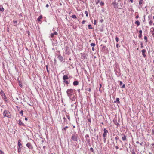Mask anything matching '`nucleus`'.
I'll return each mask as SVG.
<instances>
[{
  "label": "nucleus",
  "mask_w": 154,
  "mask_h": 154,
  "mask_svg": "<svg viewBox=\"0 0 154 154\" xmlns=\"http://www.w3.org/2000/svg\"><path fill=\"white\" fill-rule=\"evenodd\" d=\"M71 139L74 141H78V134L76 133L72 134Z\"/></svg>",
  "instance_id": "f257e3e1"
},
{
  "label": "nucleus",
  "mask_w": 154,
  "mask_h": 154,
  "mask_svg": "<svg viewBox=\"0 0 154 154\" xmlns=\"http://www.w3.org/2000/svg\"><path fill=\"white\" fill-rule=\"evenodd\" d=\"M74 89H70L67 90L66 93L68 97H70L74 94L73 91Z\"/></svg>",
  "instance_id": "f03ea898"
},
{
  "label": "nucleus",
  "mask_w": 154,
  "mask_h": 154,
  "mask_svg": "<svg viewBox=\"0 0 154 154\" xmlns=\"http://www.w3.org/2000/svg\"><path fill=\"white\" fill-rule=\"evenodd\" d=\"M3 115L4 117H7L8 118L10 117V113L7 110H5L4 111Z\"/></svg>",
  "instance_id": "7ed1b4c3"
},
{
  "label": "nucleus",
  "mask_w": 154,
  "mask_h": 154,
  "mask_svg": "<svg viewBox=\"0 0 154 154\" xmlns=\"http://www.w3.org/2000/svg\"><path fill=\"white\" fill-rule=\"evenodd\" d=\"M118 2H119V5H118V7L117 8L119 9H121L123 7V3L120 0H118Z\"/></svg>",
  "instance_id": "20e7f679"
},
{
  "label": "nucleus",
  "mask_w": 154,
  "mask_h": 154,
  "mask_svg": "<svg viewBox=\"0 0 154 154\" xmlns=\"http://www.w3.org/2000/svg\"><path fill=\"white\" fill-rule=\"evenodd\" d=\"M104 133L103 134V137H106L107 134L108 133V130L105 128L103 129Z\"/></svg>",
  "instance_id": "39448f33"
},
{
  "label": "nucleus",
  "mask_w": 154,
  "mask_h": 154,
  "mask_svg": "<svg viewBox=\"0 0 154 154\" xmlns=\"http://www.w3.org/2000/svg\"><path fill=\"white\" fill-rule=\"evenodd\" d=\"M0 94H1L2 97L4 98L5 100H6V99H7V98H6L5 95V93H4V91L2 90H1V91L0 92Z\"/></svg>",
  "instance_id": "423d86ee"
},
{
  "label": "nucleus",
  "mask_w": 154,
  "mask_h": 154,
  "mask_svg": "<svg viewBox=\"0 0 154 154\" xmlns=\"http://www.w3.org/2000/svg\"><path fill=\"white\" fill-rule=\"evenodd\" d=\"M112 5L115 8H117L118 7V3H117L115 1L114 2L112 3Z\"/></svg>",
  "instance_id": "0eeeda50"
},
{
  "label": "nucleus",
  "mask_w": 154,
  "mask_h": 154,
  "mask_svg": "<svg viewBox=\"0 0 154 154\" xmlns=\"http://www.w3.org/2000/svg\"><path fill=\"white\" fill-rule=\"evenodd\" d=\"M65 50L66 51V54H69V48L68 46L65 47Z\"/></svg>",
  "instance_id": "6e6552de"
},
{
  "label": "nucleus",
  "mask_w": 154,
  "mask_h": 154,
  "mask_svg": "<svg viewBox=\"0 0 154 154\" xmlns=\"http://www.w3.org/2000/svg\"><path fill=\"white\" fill-rule=\"evenodd\" d=\"M141 52L142 55L144 58H145L146 57V55L145 53L146 52V50L145 49H142L141 51Z\"/></svg>",
  "instance_id": "1a4fd4ad"
},
{
  "label": "nucleus",
  "mask_w": 154,
  "mask_h": 154,
  "mask_svg": "<svg viewBox=\"0 0 154 154\" xmlns=\"http://www.w3.org/2000/svg\"><path fill=\"white\" fill-rule=\"evenodd\" d=\"M57 56H58L57 57L58 58L59 60H60L61 62L63 61L64 59L63 56H61V55H57Z\"/></svg>",
  "instance_id": "9d476101"
},
{
  "label": "nucleus",
  "mask_w": 154,
  "mask_h": 154,
  "mask_svg": "<svg viewBox=\"0 0 154 154\" xmlns=\"http://www.w3.org/2000/svg\"><path fill=\"white\" fill-rule=\"evenodd\" d=\"M26 146L29 149H32L33 148V147L30 143H27Z\"/></svg>",
  "instance_id": "9b49d317"
},
{
  "label": "nucleus",
  "mask_w": 154,
  "mask_h": 154,
  "mask_svg": "<svg viewBox=\"0 0 154 154\" xmlns=\"http://www.w3.org/2000/svg\"><path fill=\"white\" fill-rule=\"evenodd\" d=\"M121 135L122 136V140L123 141H125L126 140V137L125 135L124 134H121Z\"/></svg>",
  "instance_id": "f8f14e48"
},
{
  "label": "nucleus",
  "mask_w": 154,
  "mask_h": 154,
  "mask_svg": "<svg viewBox=\"0 0 154 154\" xmlns=\"http://www.w3.org/2000/svg\"><path fill=\"white\" fill-rule=\"evenodd\" d=\"M58 33L56 31H55L53 33H51V36L52 38H53L54 37V35H57Z\"/></svg>",
  "instance_id": "ddd939ff"
},
{
  "label": "nucleus",
  "mask_w": 154,
  "mask_h": 154,
  "mask_svg": "<svg viewBox=\"0 0 154 154\" xmlns=\"http://www.w3.org/2000/svg\"><path fill=\"white\" fill-rule=\"evenodd\" d=\"M18 147H23L21 143L20 140H19L18 142Z\"/></svg>",
  "instance_id": "4468645a"
},
{
  "label": "nucleus",
  "mask_w": 154,
  "mask_h": 154,
  "mask_svg": "<svg viewBox=\"0 0 154 154\" xmlns=\"http://www.w3.org/2000/svg\"><path fill=\"white\" fill-rule=\"evenodd\" d=\"M63 81H65L67 79H69V77L67 75H65L63 76Z\"/></svg>",
  "instance_id": "2eb2a0df"
},
{
  "label": "nucleus",
  "mask_w": 154,
  "mask_h": 154,
  "mask_svg": "<svg viewBox=\"0 0 154 154\" xmlns=\"http://www.w3.org/2000/svg\"><path fill=\"white\" fill-rule=\"evenodd\" d=\"M79 84V82L78 81H75L73 82V85L74 86H77Z\"/></svg>",
  "instance_id": "dca6fc26"
},
{
  "label": "nucleus",
  "mask_w": 154,
  "mask_h": 154,
  "mask_svg": "<svg viewBox=\"0 0 154 154\" xmlns=\"http://www.w3.org/2000/svg\"><path fill=\"white\" fill-rule=\"evenodd\" d=\"M18 124L19 125H23V126H25L24 124L23 123V122L21 121V120H19V121Z\"/></svg>",
  "instance_id": "f3484780"
},
{
  "label": "nucleus",
  "mask_w": 154,
  "mask_h": 154,
  "mask_svg": "<svg viewBox=\"0 0 154 154\" xmlns=\"http://www.w3.org/2000/svg\"><path fill=\"white\" fill-rule=\"evenodd\" d=\"M114 103H117L118 104H119L120 103V102L119 101V98H116V100L114 102Z\"/></svg>",
  "instance_id": "a211bd4d"
},
{
  "label": "nucleus",
  "mask_w": 154,
  "mask_h": 154,
  "mask_svg": "<svg viewBox=\"0 0 154 154\" xmlns=\"http://www.w3.org/2000/svg\"><path fill=\"white\" fill-rule=\"evenodd\" d=\"M4 8L2 6L0 5V11L2 12H3L4 11Z\"/></svg>",
  "instance_id": "6ab92c4d"
},
{
  "label": "nucleus",
  "mask_w": 154,
  "mask_h": 154,
  "mask_svg": "<svg viewBox=\"0 0 154 154\" xmlns=\"http://www.w3.org/2000/svg\"><path fill=\"white\" fill-rule=\"evenodd\" d=\"M42 18V15H40L39 16V17L37 18V20L38 21H41V19Z\"/></svg>",
  "instance_id": "aec40b11"
},
{
  "label": "nucleus",
  "mask_w": 154,
  "mask_h": 154,
  "mask_svg": "<svg viewBox=\"0 0 154 154\" xmlns=\"http://www.w3.org/2000/svg\"><path fill=\"white\" fill-rule=\"evenodd\" d=\"M135 23L137 25V26H138L140 25V23L139 21H137L135 22Z\"/></svg>",
  "instance_id": "412c9836"
},
{
  "label": "nucleus",
  "mask_w": 154,
  "mask_h": 154,
  "mask_svg": "<svg viewBox=\"0 0 154 154\" xmlns=\"http://www.w3.org/2000/svg\"><path fill=\"white\" fill-rule=\"evenodd\" d=\"M140 45H141V48L142 49L143 48L144 46L143 45V43L142 42H140Z\"/></svg>",
  "instance_id": "4be33fe9"
},
{
  "label": "nucleus",
  "mask_w": 154,
  "mask_h": 154,
  "mask_svg": "<svg viewBox=\"0 0 154 154\" xmlns=\"http://www.w3.org/2000/svg\"><path fill=\"white\" fill-rule=\"evenodd\" d=\"M130 152L131 154H136L134 149H132L130 150Z\"/></svg>",
  "instance_id": "5701e85b"
},
{
  "label": "nucleus",
  "mask_w": 154,
  "mask_h": 154,
  "mask_svg": "<svg viewBox=\"0 0 154 154\" xmlns=\"http://www.w3.org/2000/svg\"><path fill=\"white\" fill-rule=\"evenodd\" d=\"M22 148V147H18V151L19 153L21 151V149Z\"/></svg>",
  "instance_id": "b1692460"
},
{
  "label": "nucleus",
  "mask_w": 154,
  "mask_h": 154,
  "mask_svg": "<svg viewBox=\"0 0 154 154\" xmlns=\"http://www.w3.org/2000/svg\"><path fill=\"white\" fill-rule=\"evenodd\" d=\"M90 45L91 46L94 47L96 45V44L94 43H92Z\"/></svg>",
  "instance_id": "393cba45"
},
{
  "label": "nucleus",
  "mask_w": 154,
  "mask_h": 154,
  "mask_svg": "<svg viewBox=\"0 0 154 154\" xmlns=\"http://www.w3.org/2000/svg\"><path fill=\"white\" fill-rule=\"evenodd\" d=\"M106 47L105 46H103L102 47V50L103 51H104L105 49H106Z\"/></svg>",
  "instance_id": "a878e982"
},
{
  "label": "nucleus",
  "mask_w": 154,
  "mask_h": 154,
  "mask_svg": "<svg viewBox=\"0 0 154 154\" xmlns=\"http://www.w3.org/2000/svg\"><path fill=\"white\" fill-rule=\"evenodd\" d=\"M86 140L87 141V143L88 144H89V143H90V139H86Z\"/></svg>",
  "instance_id": "bb28decb"
},
{
  "label": "nucleus",
  "mask_w": 154,
  "mask_h": 154,
  "mask_svg": "<svg viewBox=\"0 0 154 154\" xmlns=\"http://www.w3.org/2000/svg\"><path fill=\"white\" fill-rule=\"evenodd\" d=\"M13 22H14V24L16 26L17 25V21H13Z\"/></svg>",
  "instance_id": "cd10ccee"
},
{
  "label": "nucleus",
  "mask_w": 154,
  "mask_h": 154,
  "mask_svg": "<svg viewBox=\"0 0 154 154\" xmlns=\"http://www.w3.org/2000/svg\"><path fill=\"white\" fill-rule=\"evenodd\" d=\"M63 82L65 83L67 85L69 84L67 80L63 81Z\"/></svg>",
  "instance_id": "c85d7f7f"
},
{
  "label": "nucleus",
  "mask_w": 154,
  "mask_h": 154,
  "mask_svg": "<svg viewBox=\"0 0 154 154\" xmlns=\"http://www.w3.org/2000/svg\"><path fill=\"white\" fill-rule=\"evenodd\" d=\"M85 14H86V17H88V12L87 11H85Z\"/></svg>",
  "instance_id": "c756f323"
},
{
  "label": "nucleus",
  "mask_w": 154,
  "mask_h": 154,
  "mask_svg": "<svg viewBox=\"0 0 154 154\" xmlns=\"http://www.w3.org/2000/svg\"><path fill=\"white\" fill-rule=\"evenodd\" d=\"M144 39L146 40L145 42H147V38L146 36H145L144 37Z\"/></svg>",
  "instance_id": "7c9ffc66"
},
{
  "label": "nucleus",
  "mask_w": 154,
  "mask_h": 154,
  "mask_svg": "<svg viewBox=\"0 0 154 154\" xmlns=\"http://www.w3.org/2000/svg\"><path fill=\"white\" fill-rule=\"evenodd\" d=\"M152 20H150L149 21V25H151L152 24Z\"/></svg>",
  "instance_id": "2f4dec72"
},
{
  "label": "nucleus",
  "mask_w": 154,
  "mask_h": 154,
  "mask_svg": "<svg viewBox=\"0 0 154 154\" xmlns=\"http://www.w3.org/2000/svg\"><path fill=\"white\" fill-rule=\"evenodd\" d=\"M150 31L151 32H154V28L152 27V28H151V29H150Z\"/></svg>",
  "instance_id": "473e14b6"
},
{
  "label": "nucleus",
  "mask_w": 154,
  "mask_h": 154,
  "mask_svg": "<svg viewBox=\"0 0 154 154\" xmlns=\"http://www.w3.org/2000/svg\"><path fill=\"white\" fill-rule=\"evenodd\" d=\"M71 17L72 18H77L76 15H72Z\"/></svg>",
  "instance_id": "72a5a7b5"
},
{
  "label": "nucleus",
  "mask_w": 154,
  "mask_h": 154,
  "mask_svg": "<svg viewBox=\"0 0 154 154\" xmlns=\"http://www.w3.org/2000/svg\"><path fill=\"white\" fill-rule=\"evenodd\" d=\"M68 128V127L66 126L63 128V130L65 131V132H66V129H67Z\"/></svg>",
  "instance_id": "f704fd0d"
},
{
  "label": "nucleus",
  "mask_w": 154,
  "mask_h": 154,
  "mask_svg": "<svg viewBox=\"0 0 154 154\" xmlns=\"http://www.w3.org/2000/svg\"><path fill=\"white\" fill-rule=\"evenodd\" d=\"M104 3L103 2H101L100 3V5L101 6H103L104 5Z\"/></svg>",
  "instance_id": "c9c22d12"
},
{
  "label": "nucleus",
  "mask_w": 154,
  "mask_h": 154,
  "mask_svg": "<svg viewBox=\"0 0 154 154\" xmlns=\"http://www.w3.org/2000/svg\"><path fill=\"white\" fill-rule=\"evenodd\" d=\"M89 29H92V28L91 27V25L90 24L88 26Z\"/></svg>",
  "instance_id": "e433bc0d"
},
{
  "label": "nucleus",
  "mask_w": 154,
  "mask_h": 154,
  "mask_svg": "<svg viewBox=\"0 0 154 154\" xmlns=\"http://www.w3.org/2000/svg\"><path fill=\"white\" fill-rule=\"evenodd\" d=\"M143 1V0H139V5H141L142 4V2Z\"/></svg>",
  "instance_id": "4c0bfd02"
},
{
  "label": "nucleus",
  "mask_w": 154,
  "mask_h": 154,
  "mask_svg": "<svg viewBox=\"0 0 154 154\" xmlns=\"http://www.w3.org/2000/svg\"><path fill=\"white\" fill-rule=\"evenodd\" d=\"M100 0H95L96 4H98L100 2Z\"/></svg>",
  "instance_id": "58836bf2"
},
{
  "label": "nucleus",
  "mask_w": 154,
  "mask_h": 154,
  "mask_svg": "<svg viewBox=\"0 0 154 154\" xmlns=\"http://www.w3.org/2000/svg\"><path fill=\"white\" fill-rule=\"evenodd\" d=\"M90 151H91L92 152H94V150L93 148L92 147H91L90 148Z\"/></svg>",
  "instance_id": "ea45409f"
},
{
  "label": "nucleus",
  "mask_w": 154,
  "mask_h": 154,
  "mask_svg": "<svg viewBox=\"0 0 154 154\" xmlns=\"http://www.w3.org/2000/svg\"><path fill=\"white\" fill-rule=\"evenodd\" d=\"M23 110H22L20 112V114H21L22 116H23Z\"/></svg>",
  "instance_id": "a19ab883"
},
{
  "label": "nucleus",
  "mask_w": 154,
  "mask_h": 154,
  "mask_svg": "<svg viewBox=\"0 0 154 154\" xmlns=\"http://www.w3.org/2000/svg\"><path fill=\"white\" fill-rule=\"evenodd\" d=\"M116 40L117 42H118L119 41V38L117 36L116 37Z\"/></svg>",
  "instance_id": "79ce46f5"
},
{
  "label": "nucleus",
  "mask_w": 154,
  "mask_h": 154,
  "mask_svg": "<svg viewBox=\"0 0 154 154\" xmlns=\"http://www.w3.org/2000/svg\"><path fill=\"white\" fill-rule=\"evenodd\" d=\"M85 138L86 139H87V138L88 137H89V135L88 134H86V135H85Z\"/></svg>",
  "instance_id": "37998d69"
},
{
  "label": "nucleus",
  "mask_w": 154,
  "mask_h": 154,
  "mask_svg": "<svg viewBox=\"0 0 154 154\" xmlns=\"http://www.w3.org/2000/svg\"><path fill=\"white\" fill-rule=\"evenodd\" d=\"M142 36V34H139L138 37L139 38H141Z\"/></svg>",
  "instance_id": "c03bdc74"
},
{
  "label": "nucleus",
  "mask_w": 154,
  "mask_h": 154,
  "mask_svg": "<svg viewBox=\"0 0 154 154\" xmlns=\"http://www.w3.org/2000/svg\"><path fill=\"white\" fill-rule=\"evenodd\" d=\"M122 81H119V84H120V86H122Z\"/></svg>",
  "instance_id": "a18cd8bd"
},
{
  "label": "nucleus",
  "mask_w": 154,
  "mask_h": 154,
  "mask_svg": "<svg viewBox=\"0 0 154 154\" xmlns=\"http://www.w3.org/2000/svg\"><path fill=\"white\" fill-rule=\"evenodd\" d=\"M125 87V84H124L122 86L121 88H124Z\"/></svg>",
  "instance_id": "49530a36"
},
{
  "label": "nucleus",
  "mask_w": 154,
  "mask_h": 154,
  "mask_svg": "<svg viewBox=\"0 0 154 154\" xmlns=\"http://www.w3.org/2000/svg\"><path fill=\"white\" fill-rule=\"evenodd\" d=\"M0 153L1 154H4V153L0 149Z\"/></svg>",
  "instance_id": "de8ad7c7"
},
{
  "label": "nucleus",
  "mask_w": 154,
  "mask_h": 154,
  "mask_svg": "<svg viewBox=\"0 0 154 154\" xmlns=\"http://www.w3.org/2000/svg\"><path fill=\"white\" fill-rule=\"evenodd\" d=\"M114 123L115 124H116V125H119V124L117 123V121H116L114 122Z\"/></svg>",
  "instance_id": "09e8293b"
},
{
  "label": "nucleus",
  "mask_w": 154,
  "mask_h": 154,
  "mask_svg": "<svg viewBox=\"0 0 154 154\" xmlns=\"http://www.w3.org/2000/svg\"><path fill=\"white\" fill-rule=\"evenodd\" d=\"M104 139V143H105L106 140V137H103Z\"/></svg>",
  "instance_id": "8fccbe9b"
},
{
  "label": "nucleus",
  "mask_w": 154,
  "mask_h": 154,
  "mask_svg": "<svg viewBox=\"0 0 154 154\" xmlns=\"http://www.w3.org/2000/svg\"><path fill=\"white\" fill-rule=\"evenodd\" d=\"M46 69H47V71L48 72H49V70H48V66L47 65L46 66Z\"/></svg>",
  "instance_id": "3c124183"
},
{
  "label": "nucleus",
  "mask_w": 154,
  "mask_h": 154,
  "mask_svg": "<svg viewBox=\"0 0 154 154\" xmlns=\"http://www.w3.org/2000/svg\"><path fill=\"white\" fill-rule=\"evenodd\" d=\"M96 23H97V21L96 20H94V24L95 25L96 24Z\"/></svg>",
  "instance_id": "603ef678"
},
{
  "label": "nucleus",
  "mask_w": 154,
  "mask_h": 154,
  "mask_svg": "<svg viewBox=\"0 0 154 154\" xmlns=\"http://www.w3.org/2000/svg\"><path fill=\"white\" fill-rule=\"evenodd\" d=\"M85 22H86L85 20H83L82 22V24H84L85 23Z\"/></svg>",
  "instance_id": "864d4df0"
},
{
  "label": "nucleus",
  "mask_w": 154,
  "mask_h": 154,
  "mask_svg": "<svg viewBox=\"0 0 154 154\" xmlns=\"http://www.w3.org/2000/svg\"><path fill=\"white\" fill-rule=\"evenodd\" d=\"M114 146H115V148H116V149H119V147H118L117 146H115L114 145Z\"/></svg>",
  "instance_id": "5fc2aeb1"
},
{
  "label": "nucleus",
  "mask_w": 154,
  "mask_h": 154,
  "mask_svg": "<svg viewBox=\"0 0 154 154\" xmlns=\"http://www.w3.org/2000/svg\"><path fill=\"white\" fill-rule=\"evenodd\" d=\"M139 34H142V31L141 30H140L139 31Z\"/></svg>",
  "instance_id": "6e6d98bb"
},
{
  "label": "nucleus",
  "mask_w": 154,
  "mask_h": 154,
  "mask_svg": "<svg viewBox=\"0 0 154 154\" xmlns=\"http://www.w3.org/2000/svg\"><path fill=\"white\" fill-rule=\"evenodd\" d=\"M88 121L89 122L91 123V119H88Z\"/></svg>",
  "instance_id": "4d7b16f0"
},
{
  "label": "nucleus",
  "mask_w": 154,
  "mask_h": 154,
  "mask_svg": "<svg viewBox=\"0 0 154 154\" xmlns=\"http://www.w3.org/2000/svg\"><path fill=\"white\" fill-rule=\"evenodd\" d=\"M115 139L116 140H117L118 139H119V138L118 137H115Z\"/></svg>",
  "instance_id": "13d9d810"
},
{
  "label": "nucleus",
  "mask_w": 154,
  "mask_h": 154,
  "mask_svg": "<svg viewBox=\"0 0 154 154\" xmlns=\"http://www.w3.org/2000/svg\"><path fill=\"white\" fill-rule=\"evenodd\" d=\"M100 88H99V90H100V88H101V86H102V85L101 84H100Z\"/></svg>",
  "instance_id": "bf43d9fd"
},
{
  "label": "nucleus",
  "mask_w": 154,
  "mask_h": 154,
  "mask_svg": "<svg viewBox=\"0 0 154 154\" xmlns=\"http://www.w3.org/2000/svg\"><path fill=\"white\" fill-rule=\"evenodd\" d=\"M49 7V5L48 4H47L46 5V8H48Z\"/></svg>",
  "instance_id": "052dcab7"
},
{
  "label": "nucleus",
  "mask_w": 154,
  "mask_h": 154,
  "mask_svg": "<svg viewBox=\"0 0 154 154\" xmlns=\"http://www.w3.org/2000/svg\"><path fill=\"white\" fill-rule=\"evenodd\" d=\"M92 51H94L95 50L94 48V47H92Z\"/></svg>",
  "instance_id": "680f3d73"
},
{
  "label": "nucleus",
  "mask_w": 154,
  "mask_h": 154,
  "mask_svg": "<svg viewBox=\"0 0 154 154\" xmlns=\"http://www.w3.org/2000/svg\"><path fill=\"white\" fill-rule=\"evenodd\" d=\"M88 91H89V92H91V88H89Z\"/></svg>",
  "instance_id": "e2e57ef3"
},
{
  "label": "nucleus",
  "mask_w": 154,
  "mask_h": 154,
  "mask_svg": "<svg viewBox=\"0 0 154 154\" xmlns=\"http://www.w3.org/2000/svg\"><path fill=\"white\" fill-rule=\"evenodd\" d=\"M96 137H97V140H98V135H97Z\"/></svg>",
  "instance_id": "0e129e2a"
},
{
  "label": "nucleus",
  "mask_w": 154,
  "mask_h": 154,
  "mask_svg": "<svg viewBox=\"0 0 154 154\" xmlns=\"http://www.w3.org/2000/svg\"><path fill=\"white\" fill-rule=\"evenodd\" d=\"M77 91H78V92L79 93V94L80 93V89H79L77 90Z\"/></svg>",
  "instance_id": "69168bd1"
},
{
  "label": "nucleus",
  "mask_w": 154,
  "mask_h": 154,
  "mask_svg": "<svg viewBox=\"0 0 154 154\" xmlns=\"http://www.w3.org/2000/svg\"><path fill=\"white\" fill-rule=\"evenodd\" d=\"M67 118H68V119L69 120H70V116H67Z\"/></svg>",
  "instance_id": "338daca9"
},
{
  "label": "nucleus",
  "mask_w": 154,
  "mask_h": 154,
  "mask_svg": "<svg viewBox=\"0 0 154 154\" xmlns=\"http://www.w3.org/2000/svg\"><path fill=\"white\" fill-rule=\"evenodd\" d=\"M153 134H154V129L152 130Z\"/></svg>",
  "instance_id": "774afa93"
}]
</instances>
